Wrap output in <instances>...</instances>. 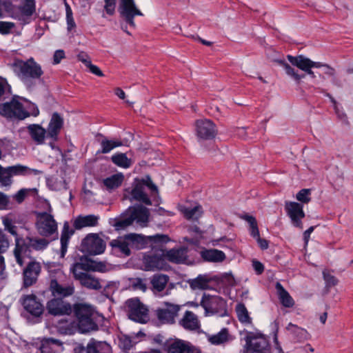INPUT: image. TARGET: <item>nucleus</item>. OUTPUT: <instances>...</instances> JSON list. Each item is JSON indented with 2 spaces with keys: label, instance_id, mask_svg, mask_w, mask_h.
I'll return each instance as SVG.
<instances>
[{
  "label": "nucleus",
  "instance_id": "1",
  "mask_svg": "<svg viewBox=\"0 0 353 353\" xmlns=\"http://www.w3.org/2000/svg\"><path fill=\"white\" fill-rule=\"evenodd\" d=\"M12 68L18 78L28 86L32 85L33 81L39 79L43 74L41 65L33 57L26 61L17 59Z\"/></svg>",
  "mask_w": 353,
  "mask_h": 353
},
{
  "label": "nucleus",
  "instance_id": "2",
  "mask_svg": "<svg viewBox=\"0 0 353 353\" xmlns=\"http://www.w3.org/2000/svg\"><path fill=\"white\" fill-rule=\"evenodd\" d=\"M145 187L150 191V196L153 198L154 201H156L157 198H159L157 185L153 183L150 176L146 175L144 178L134 179L132 190L130 192L131 199L146 205H151V199L145 192Z\"/></svg>",
  "mask_w": 353,
  "mask_h": 353
},
{
  "label": "nucleus",
  "instance_id": "3",
  "mask_svg": "<svg viewBox=\"0 0 353 353\" xmlns=\"http://www.w3.org/2000/svg\"><path fill=\"white\" fill-rule=\"evenodd\" d=\"M92 259L87 256H82L70 268L74 279L79 281L82 287H101L98 279L86 272L92 270Z\"/></svg>",
  "mask_w": 353,
  "mask_h": 353
},
{
  "label": "nucleus",
  "instance_id": "4",
  "mask_svg": "<svg viewBox=\"0 0 353 353\" xmlns=\"http://www.w3.org/2000/svg\"><path fill=\"white\" fill-rule=\"evenodd\" d=\"M0 114L10 119L23 120L30 115L37 117L39 114V110L37 106H34L30 113L24 109L17 97L14 96L10 101L0 104Z\"/></svg>",
  "mask_w": 353,
  "mask_h": 353
},
{
  "label": "nucleus",
  "instance_id": "5",
  "mask_svg": "<svg viewBox=\"0 0 353 353\" xmlns=\"http://www.w3.org/2000/svg\"><path fill=\"white\" fill-rule=\"evenodd\" d=\"M51 290L55 298L48 301L47 304L48 312L54 316L70 314L72 312V307L61 298L71 295L74 288H51Z\"/></svg>",
  "mask_w": 353,
  "mask_h": 353
},
{
  "label": "nucleus",
  "instance_id": "6",
  "mask_svg": "<svg viewBox=\"0 0 353 353\" xmlns=\"http://www.w3.org/2000/svg\"><path fill=\"white\" fill-rule=\"evenodd\" d=\"M74 312L78 319V327L81 333H87L98 330V325L94 320V310L86 303H76Z\"/></svg>",
  "mask_w": 353,
  "mask_h": 353
},
{
  "label": "nucleus",
  "instance_id": "7",
  "mask_svg": "<svg viewBox=\"0 0 353 353\" xmlns=\"http://www.w3.org/2000/svg\"><path fill=\"white\" fill-rule=\"evenodd\" d=\"M188 282L190 287H210V284L217 287H234L236 284L231 273L214 276L199 274L196 278L190 279Z\"/></svg>",
  "mask_w": 353,
  "mask_h": 353
},
{
  "label": "nucleus",
  "instance_id": "8",
  "mask_svg": "<svg viewBox=\"0 0 353 353\" xmlns=\"http://www.w3.org/2000/svg\"><path fill=\"white\" fill-rule=\"evenodd\" d=\"M124 236L130 250H140L146 248L150 243H166L170 241L168 236L165 234L145 236L141 234L128 233Z\"/></svg>",
  "mask_w": 353,
  "mask_h": 353
},
{
  "label": "nucleus",
  "instance_id": "9",
  "mask_svg": "<svg viewBox=\"0 0 353 353\" xmlns=\"http://www.w3.org/2000/svg\"><path fill=\"white\" fill-rule=\"evenodd\" d=\"M36 214L35 228L38 233L44 237L55 234L54 239H57V223L53 216L47 212H36Z\"/></svg>",
  "mask_w": 353,
  "mask_h": 353
},
{
  "label": "nucleus",
  "instance_id": "10",
  "mask_svg": "<svg viewBox=\"0 0 353 353\" xmlns=\"http://www.w3.org/2000/svg\"><path fill=\"white\" fill-rule=\"evenodd\" d=\"M245 353H271V346L261 333L248 332L245 336Z\"/></svg>",
  "mask_w": 353,
  "mask_h": 353
},
{
  "label": "nucleus",
  "instance_id": "11",
  "mask_svg": "<svg viewBox=\"0 0 353 353\" xmlns=\"http://www.w3.org/2000/svg\"><path fill=\"white\" fill-rule=\"evenodd\" d=\"M201 305L208 314H216L222 316H224L227 312L226 301L219 296L204 294Z\"/></svg>",
  "mask_w": 353,
  "mask_h": 353
},
{
  "label": "nucleus",
  "instance_id": "12",
  "mask_svg": "<svg viewBox=\"0 0 353 353\" xmlns=\"http://www.w3.org/2000/svg\"><path fill=\"white\" fill-rule=\"evenodd\" d=\"M81 250L90 255L101 254L105 250V243L98 234H88L81 241Z\"/></svg>",
  "mask_w": 353,
  "mask_h": 353
},
{
  "label": "nucleus",
  "instance_id": "13",
  "mask_svg": "<svg viewBox=\"0 0 353 353\" xmlns=\"http://www.w3.org/2000/svg\"><path fill=\"white\" fill-rule=\"evenodd\" d=\"M119 12L121 17L132 28L136 26L134 17L143 15L137 7L134 0H120Z\"/></svg>",
  "mask_w": 353,
  "mask_h": 353
},
{
  "label": "nucleus",
  "instance_id": "14",
  "mask_svg": "<svg viewBox=\"0 0 353 353\" xmlns=\"http://www.w3.org/2000/svg\"><path fill=\"white\" fill-rule=\"evenodd\" d=\"M63 125L64 119L63 117L57 112H53L46 128L48 139L50 140V145L52 148H54V143L59 140V135Z\"/></svg>",
  "mask_w": 353,
  "mask_h": 353
},
{
  "label": "nucleus",
  "instance_id": "15",
  "mask_svg": "<svg viewBox=\"0 0 353 353\" xmlns=\"http://www.w3.org/2000/svg\"><path fill=\"white\" fill-rule=\"evenodd\" d=\"M285 209L293 226L302 229L303 223L301 220L305 216L303 205L297 202L290 201L285 203Z\"/></svg>",
  "mask_w": 353,
  "mask_h": 353
},
{
  "label": "nucleus",
  "instance_id": "16",
  "mask_svg": "<svg viewBox=\"0 0 353 353\" xmlns=\"http://www.w3.org/2000/svg\"><path fill=\"white\" fill-rule=\"evenodd\" d=\"M129 311L128 316L130 319L139 322L145 323L148 319V309L138 299H131L128 302Z\"/></svg>",
  "mask_w": 353,
  "mask_h": 353
},
{
  "label": "nucleus",
  "instance_id": "17",
  "mask_svg": "<svg viewBox=\"0 0 353 353\" xmlns=\"http://www.w3.org/2000/svg\"><path fill=\"white\" fill-rule=\"evenodd\" d=\"M195 127L196 134L199 140H211L216 134V125L209 119L197 120Z\"/></svg>",
  "mask_w": 353,
  "mask_h": 353
},
{
  "label": "nucleus",
  "instance_id": "18",
  "mask_svg": "<svg viewBox=\"0 0 353 353\" xmlns=\"http://www.w3.org/2000/svg\"><path fill=\"white\" fill-rule=\"evenodd\" d=\"M143 264L147 271L163 269L166 261L163 257V250L161 252H148L143 256Z\"/></svg>",
  "mask_w": 353,
  "mask_h": 353
},
{
  "label": "nucleus",
  "instance_id": "19",
  "mask_svg": "<svg viewBox=\"0 0 353 353\" xmlns=\"http://www.w3.org/2000/svg\"><path fill=\"white\" fill-rule=\"evenodd\" d=\"M41 271L40 263L36 261L29 262L23 270V287H30L36 283Z\"/></svg>",
  "mask_w": 353,
  "mask_h": 353
},
{
  "label": "nucleus",
  "instance_id": "20",
  "mask_svg": "<svg viewBox=\"0 0 353 353\" xmlns=\"http://www.w3.org/2000/svg\"><path fill=\"white\" fill-rule=\"evenodd\" d=\"M18 239L28 254H30L32 250L43 251L48 248L50 243V241L45 238L26 236Z\"/></svg>",
  "mask_w": 353,
  "mask_h": 353
},
{
  "label": "nucleus",
  "instance_id": "21",
  "mask_svg": "<svg viewBox=\"0 0 353 353\" xmlns=\"http://www.w3.org/2000/svg\"><path fill=\"white\" fill-rule=\"evenodd\" d=\"M164 304L166 308H161L156 310L157 318L161 323H172L174 317L180 310V306L168 302H165Z\"/></svg>",
  "mask_w": 353,
  "mask_h": 353
},
{
  "label": "nucleus",
  "instance_id": "22",
  "mask_svg": "<svg viewBox=\"0 0 353 353\" xmlns=\"http://www.w3.org/2000/svg\"><path fill=\"white\" fill-rule=\"evenodd\" d=\"M168 353H201V350L189 342L177 339L170 344Z\"/></svg>",
  "mask_w": 353,
  "mask_h": 353
},
{
  "label": "nucleus",
  "instance_id": "23",
  "mask_svg": "<svg viewBox=\"0 0 353 353\" xmlns=\"http://www.w3.org/2000/svg\"><path fill=\"white\" fill-rule=\"evenodd\" d=\"M163 252L165 260L173 263H183L187 259V250L183 247L163 250Z\"/></svg>",
  "mask_w": 353,
  "mask_h": 353
},
{
  "label": "nucleus",
  "instance_id": "24",
  "mask_svg": "<svg viewBox=\"0 0 353 353\" xmlns=\"http://www.w3.org/2000/svg\"><path fill=\"white\" fill-rule=\"evenodd\" d=\"M22 305L27 312L35 316H39L43 313L42 304L37 300L36 296L33 294L24 296Z\"/></svg>",
  "mask_w": 353,
  "mask_h": 353
},
{
  "label": "nucleus",
  "instance_id": "25",
  "mask_svg": "<svg viewBox=\"0 0 353 353\" xmlns=\"http://www.w3.org/2000/svg\"><path fill=\"white\" fill-rule=\"evenodd\" d=\"M75 229L70 228L68 221H65L61 230L60 243V256L63 258L67 253L68 244L72 236L74 234Z\"/></svg>",
  "mask_w": 353,
  "mask_h": 353
},
{
  "label": "nucleus",
  "instance_id": "26",
  "mask_svg": "<svg viewBox=\"0 0 353 353\" xmlns=\"http://www.w3.org/2000/svg\"><path fill=\"white\" fill-rule=\"evenodd\" d=\"M99 216L94 214L79 215L73 222L75 230H81L86 227H95L99 224Z\"/></svg>",
  "mask_w": 353,
  "mask_h": 353
},
{
  "label": "nucleus",
  "instance_id": "27",
  "mask_svg": "<svg viewBox=\"0 0 353 353\" xmlns=\"http://www.w3.org/2000/svg\"><path fill=\"white\" fill-rule=\"evenodd\" d=\"M127 211L132 222L134 221L139 223H146L148 222L149 212L145 207L143 205L130 207Z\"/></svg>",
  "mask_w": 353,
  "mask_h": 353
},
{
  "label": "nucleus",
  "instance_id": "28",
  "mask_svg": "<svg viewBox=\"0 0 353 353\" xmlns=\"http://www.w3.org/2000/svg\"><path fill=\"white\" fill-rule=\"evenodd\" d=\"M27 129L32 139L38 145L44 143L46 139H48L46 129L39 124H30Z\"/></svg>",
  "mask_w": 353,
  "mask_h": 353
},
{
  "label": "nucleus",
  "instance_id": "29",
  "mask_svg": "<svg viewBox=\"0 0 353 353\" xmlns=\"http://www.w3.org/2000/svg\"><path fill=\"white\" fill-rule=\"evenodd\" d=\"M110 225L114 228L115 230L121 231L125 230L128 227L132 225L133 222L126 210L119 216L109 220Z\"/></svg>",
  "mask_w": 353,
  "mask_h": 353
},
{
  "label": "nucleus",
  "instance_id": "30",
  "mask_svg": "<svg viewBox=\"0 0 353 353\" xmlns=\"http://www.w3.org/2000/svg\"><path fill=\"white\" fill-rule=\"evenodd\" d=\"M110 245L112 247V250L119 252L125 256H129L131 254V251L124 235L112 240L110 242Z\"/></svg>",
  "mask_w": 353,
  "mask_h": 353
},
{
  "label": "nucleus",
  "instance_id": "31",
  "mask_svg": "<svg viewBox=\"0 0 353 353\" xmlns=\"http://www.w3.org/2000/svg\"><path fill=\"white\" fill-rule=\"evenodd\" d=\"M180 324L186 330H196L199 328V321L196 314L191 311H186L180 321Z\"/></svg>",
  "mask_w": 353,
  "mask_h": 353
},
{
  "label": "nucleus",
  "instance_id": "32",
  "mask_svg": "<svg viewBox=\"0 0 353 353\" xmlns=\"http://www.w3.org/2000/svg\"><path fill=\"white\" fill-rule=\"evenodd\" d=\"M86 353H112L111 346L104 341H90L86 347Z\"/></svg>",
  "mask_w": 353,
  "mask_h": 353
},
{
  "label": "nucleus",
  "instance_id": "33",
  "mask_svg": "<svg viewBox=\"0 0 353 353\" xmlns=\"http://www.w3.org/2000/svg\"><path fill=\"white\" fill-rule=\"evenodd\" d=\"M201 257L205 261L222 262L225 259V254L221 250L210 249L202 251Z\"/></svg>",
  "mask_w": 353,
  "mask_h": 353
},
{
  "label": "nucleus",
  "instance_id": "34",
  "mask_svg": "<svg viewBox=\"0 0 353 353\" xmlns=\"http://www.w3.org/2000/svg\"><path fill=\"white\" fill-rule=\"evenodd\" d=\"M287 58L292 65L297 67L303 71L308 68H311V59L303 55L294 57L289 54L287 56Z\"/></svg>",
  "mask_w": 353,
  "mask_h": 353
},
{
  "label": "nucleus",
  "instance_id": "35",
  "mask_svg": "<svg viewBox=\"0 0 353 353\" xmlns=\"http://www.w3.org/2000/svg\"><path fill=\"white\" fill-rule=\"evenodd\" d=\"M286 330L298 341H303L307 339V332L305 329L299 327L292 323L288 325Z\"/></svg>",
  "mask_w": 353,
  "mask_h": 353
},
{
  "label": "nucleus",
  "instance_id": "36",
  "mask_svg": "<svg viewBox=\"0 0 353 353\" xmlns=\"http://www.w3.org/2000/svg\"><path fill=\"white\" fill-rule=\"evenodd\" d=\"M112 162L122 168H129L132 165V161L128 158L125 153L118 152L111 157Z\"/></svg>",
  "mask_w": 353,
  "mask_h": 353
},
{
  "label": "nucleus",
  "instance_id": "37",
  "mask_svg": "<svg viewBox=\"0 0 353 353\" xmlns=\"http://www.w3.org/2000/svg\"><path fill=\"white\" fill-rule=\"evenodd\" d=\"M241 218L247 221L249 224V232L250 236L254 239L259 237L260 233L256 218L248 214L242 215Z\"/></svg>",
  "mask_w": 353,
  "mask_h": 353
},
{
  "label": "nucleus",
  "instance_id": "38",
  "mask_svg": "<svg viewBox=\"0 0 353 353\" xmlns=\"http://www.w3.org/2000/svg\"><path fill=\"white\" fill-rule=\"evenodd\" d=\"M241 218L247 221L249 224V232L250 236L254 239L259 237L260 233L256 218L248 214L242 215Z\"/></svg>",
  "mask_w": 353,
  "mask_h": 353
},
{
  "label": "nucleus",
  "instance_id": "39",
  "mask_svg": "<svg viewBox=\"0 0 353 353\" xmlns=\"http://www.w3.org/2000/svg\"><path fill=\"white\" fill-rule=\"evenodd\" d=\"M236 312L239 321L244 325H251L252 318L249 315V312L243 303H238L236 306Z\"/></svg>",
  "mask_w": 353,
  "mask_h": 353
},
{
  "label": "nucleus",
  "instance_id": "40",
  "mask_svg": "<svg viewBox=\"0 0 353 353\" xmlns=\"http://www.w3.org/2000/svg\"><path fill=\"white\" fill-rule=\"evenodd\" d=\"M277 296L281 304L285 307H294L295 302L290 294L285 290V288H277Z\"/></svg>",
  "mask_w": 353,
  "mask_h": 353
},
{
  "label": "nucleus",
  "instance_id": "41",
  "mask_svg": "<svg viewBox=\"0 0 353 353\" xmlns=\"http://www.w3.org/2000/svg\"><path fill=\"white\" fill-rule=\"evenodd\" d=\"M12 17L17 20L22 25H26L31 22L32 16H30L26 10L19 6L12 14Z\"/></svg>",
  "mask_w": 353,
  "mask_h": 353
},
{
  "label": "nucleus",
  "instance_id": "42",
  "mask_svg": "<svg viewBox=\"0 0 353 353\" xmlns=\"http://www.w3.org/2000/svg\"><path fill=\"white\" fill-rule=\"evenodd\" d=\"M65 277V276L63 271L59 269L50 271L49 274V287H63L61 283Z\"/></svg>",
  "mask_w": 353,
  "mask_h": 353
},
{
  "label": "nucleus",
  "instance_id": "43",
  "mask_svg": "<svg viewBox=\"0 0 353 353\" xmlns=\"http://www.w3.org/2000/svg\"><path fill=\"white\" fill-rule=\"evenodd\" d=\"M123 180L122 174H116L108 177L103 180L104 185L110 190L119 187Z\"/></svg>",
  "mask_w": 353,
  "mask_h": 353
},
{
  "label": "nucleus",
  "instance_id": "44",
  "mask_svg": "<svg viewBox=\"0 0 353 353\" xmlns=\"http://www.w3.org/2000/svg\"><path fill=\"white\" fill-rule=\"evenodd\" d=\"M230 334L227 328H223L216 334L209 337V341L214 345H220L229 341Z\"/></svg>",
  "mask_w": 353,
  "mask_h": 353
},
{
  "label": "nucleus",
  "instance_id": "45",
  "mask_svg": "<svg viewBox=\"0 0 353 353\" xmlns=\"http://www.w3.org/2000/svg\"><path fill=\"white\" fill-rule=\"evenodd\" d=\"M123 145V143L120 140H108L104 138L101 141V149L100 152L102 154L109 153L112 150Z\"/></svg>",
  "mask_w": 353,
  "mask_h": 353
},
{
  "label": "nucleus",
  "instance_id": "46",
  "mask_svg": "<svg viewBox=\"0 0 353 353\" xmlns=\"http://www.w3.org/2000/svg\"><path fill=\"white\" fill-rule=\"evenodd\" d=\"M279 64L283 68L285 73L290 77H292L296 82H299L302 79L305 77V74H299L297 70L292 68L290 64L284 61L280 60Z\"/></svg>",
  "mask_w": 353,
  "mask_h": 353
},
{
  "label": "nucleus",
  "instance_id": "47",
  "mask_svg": "<svg viewBox=\"0 0 353 353\" xmlns=\"http://www.w3.org/2000/svg\"><path fill=\"white\" fill-rule=\"evenodd\" d=\"M2 223L4 225L5 230L8 231L15 238V243H17V238L21 239V236H19L17 233V227L13 224L12 220L8 217L3 216L2 217Z\"/></svg>",
  "mask_w": 353,
  "mask_h": 353
},
{
  "label": "nucleus",
  "instance_id": "48",
  "mask_svg": "<svg viewBox=\"0 0 353 353\" xmlns=\"http://www.w3.org/2000/svg\"><path fill=\"white\" fill-rule=\"evenodd\" d=\"M169 276L163 274H155L151 279L152 287H167Z\"/></svg>",
  "mask_w": 353,
  "mask_h": 353
},
{
  "label": "nucleus",
  "instance_id": "49",
  "mask_svg": "<svg viewBox=\"0 0 353 353\" xmlns=\"http://www.w3.org/2000/svg\"><path fill=\"white\" fill-rule=\"evenodd\" d=\"M52 345H60V342L54 339L43 340L40 347L41 353H54V350L52 346Z\"/></svg>",
  "mask_w": 353,
  "mask_h": 353
},
{
  "label": "nucleus",
  "instance_id": "50",
  "mask_svg": "<svg viewBox=\"0 0 353 353\" xmlns=\"http://www.w3.org/2000/svg\"><path fill=\"white\" fill-rule=\"evenodd\" d=\"M22 254H28V251L20 244L19 239H17V243H15V248L14 249V255L17 263L22 266L23 265V260L21 256Z\"/></svg>",
  "mask_w": 353,
  "mask_h": 353
},
{
  "label": "nucleus",
  "instance_id": "51",
  "mask_svg": "<svg viewBox=\"0 0 353 353\" xmlns=\"http://www.w3.org/2000/svg\"><path fill=\"white\" fill-rule=\"evenodd\" d=\"M323 276L326 283V287L335 286L338 284V279L331 274L330 270H323Z\"/></svg>",
  "mask_w": 353,
  "mask_h": 353
},
{
  "label": "nucleus",
  "instance_id": "52",
  "mask_svg": "<svg viewBox=\"0 0 353 353\" xmlns=\"http://www.w3.org/2000/svg\"><path fill=\"white\" fill-rule=\"evenodd\" d=\"M310 195V189H302L296 194V198L300 202L307 203L311 200Z\"/></svg>",
  "mask_w": 353,
  "mask_h": 353
},
{
  "label": "nucleus",
  "instance_id": "53",
  "mask_svg": "<svg viewBox=\"0 0 353 353\" xmlns=\"http://www.w3.org/2000/svg\"><path fill=\"white\" fill-rule=\"evenodd\" d=\"M28 170V168L21 165H17L9 166L6 168V170L10 173L12 176L14 175H19L24 174Z\"/></svg>",
  "mask_w": 353,
  "mask_h": 353
},
{
  "label": "nucleus",
  "instance_id": "54",
  "mask_svg": "<svg viewBox=\"0 0 353 353\" xmlns=\"http://www.w3.org/2000/svg\"><path fill=\"white\" fill-rule=\"evenodd\" d=\"M10 245L9 240L3 231L0 229V252L4 253L7 251Z\"/></svg>",
  "mask_w": 353,
  "mask_h": 353
},
{
  "label": "nucleus",
  "instance_id": "55",
  "mask_svg": "<svg viewBox=\"0 0 353 353\" xmlns=\"http://www.w3.org/2000/svg\"><path fill=\"white\" fill-rule=\"evenodd\" d=\"M19 6L26 10L30 16H32L36 10L35 0H25L23 5Z\"/></svg>",
  "mask_w": 353,
  "mask_h": 353
},
{
  "label": "nucleus",
  "instance_id": "56",
  "mask_svg": "<svg viewBox=\"0 0 353 353\" xmlns=\"http://www.w3.org/2000/svg\"><path fill=\"white\" fill-rule=\"evenodd\" d=\"M104 10L105 12L110 15L112 16L115 12L117 0H104Z\"/></svg>",
  "mask_w": 353,
  "mask_h": 353
},
{
  "label": "nucleus",
  "instance_id": "57",
  "mask_svg": "<svg viewBox=\"0 0 353 353\" xmlns=\"http://www.w3.org/2000/svg\"><path fill=\"white\" fill-rule=\"evenodd\" d=\"M14 27V23L8 21H0V33L3 35L10 33L11 30Z\"/></svg>",
  "mask_w": 353,
  "mask_h": 353
},
{
  "label": "nucleus",
  "instance_id": "58",
  "mask_svg": "<svg viewBox=\"0 0 353 353\" xmlns=\"http://www.w3.org/2000/svg\"><path fill=\"white\" fill-rule=\"evenodd\" d=\"M119 345L124 350H130L132 347V342L130 337L124 336L119 340Z\"/></svg>",
  "mask_w": 353,
  "mask_h": 353
},
{
  "label": "nucleus",
  "instance_id": "59",
  "mask_svg": "<svg viewBox=\"0 0 353 353\" xmlns=\"http://www.w3.org/2000/svg\"><path fill=\"white\" fill-rule=\"evenodd\" d=\"M11 178L12 176L10 175V173L6 170V168H5V171L0 176V183L3 186L10 185L12 183Z\"/></svg>",
  "mask_w": 353,
  "mask_h": 353
},
{
  "label": "nucleus",
  "instance_id": "60",
  "mask_svg": "<svg viewBox=\"0 0 353 353\" xmlns=\"http://www.w3.org/2000/svg\"><path fill=\"white\" fill-rule=\"evenodd\" d=\"M28 192V189H21L13 196V198L18 203H21L25 200Z\"/></svg>",
  "mask_w": 353,
  "mask_h": 353
},
{
  "label": "nucleus",
  "instance_id": "61",
  "mask_svg": "<svg viewBox=\"0 0 353 353\" xmlns=\"http://www.w3.org/2000/svg\"><path fill=\"white\" fill-rule=\"evenodd\" d=\"M252 265L256 274L260 275L263 272L265 269L264 265L259 261L253 259L252 261Z\"/></svg>",
  "mask_w": 353,
  "mask_h": 353
},
{
  "label": "nucleus",
  "instance_id": "62",
  "mask_svg": "<svg viewBox=\"0 0 353 353\" xmlns=\"http://www.w3.org/2000/svg\"><path fill=\"white\" fill-rule=\"evenodd\" d=\"M9 203V196L3 192H0V210H7Z\"/></svg>",
  "mask_w": 353,
  "mask_h": 353
},
{
  "label": "nucleus",
  "instance_id": "63",
  "mask_svg": "<svg viewBox=\"0 0 353 353\" xmlns=\"http://www.w3.org/2000/svg\"><path fill=\"white\" fill-rule=\"evenodd\" d=\"M92 271H97L100 272H104L107 270L106 264L105 262L96 261L93 260Z\"/></svg>",
  "mask_w": 353,
  "mask_h": 353
},
{
  "label": "nucleus",
  "instance_id": "64",
  "mask_svg": "<svg viewBox=\"0 0 353 353\" xmlns=\"http://www.w3.org/2000/svg\"><path fill=\"white\" fill-rule=\"evenodd\" d=\"M65 58V52L63 50H57L53 55V64H59L63 59Z\"/></svg>",
  "mask_w": 353,
  "mask_h": 353
}]
</instances>
